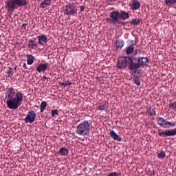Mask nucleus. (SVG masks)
Wrapping results in <instances>:
<instances>
[{
	"label": "nucleus",
	"mask_w": 176,
	"mask_h": 176,
	"mask_svg": "<svg viewBox=\"0 0 176 176\" xmlns=\"http://www.w3.org/2000/svg\"><path fill=\"white\" fill-rule=\"evenodd\" d=\"M59 155H60V156H67V155H68V149L64 147L60 148Z\"/></svg>",
	"instance_id": "24"
},
{
	"label": "nucleus",
	"mask_w": 176,
	"mask_h": 176,
	"mask_svg": "<svg viewBox=\"0 0 176 176\" xmlns=\"http://www.w3.org/2000/svg\"><path fill=\"white\" fill-rule=\"evenodd\" d=\"M39 45H45L47 42V38L44 34L37 36Z\"/></svg>",
	"instance_id": "15"
},
{
	"label": "nucleus",
	"mask_w": 176,
	"mask_h": 176,
	"mask_svg": "<svg viewBox=\"0 0 176 176\" xmlns=\"http://www.w3.org/2000/svg\"><path fill=\"white\" fill-rule=\"evenodd\" d=\"M26 57L28 58L27 60V64L28 65H32L34 64V60H35V58L32 54H27Z\"/></svg>",
	"instance_id": "16"
},
{
	"label": "nucleus",
	"mask_w": 176,
	"mask_h": 176,
	"mask_svg": "<svg viewBox=\"0 0 176 176\" xmlns=\"http://www.w3.org/2000/svg\"><path fill=\"white\" fill-rule=\"evenodd\" d=\"M35 118H36L35 111H29L24 119L25 123H30V124L34 123L35 122Z\"/></svg>",
	"instance_id": "7"
},
{
	"label": "nucleus",
	"mask_w": 176,
	"mask_h": 176,
	"mask_svg": "<svg viewBox=\"0 0 176 176\" xmlns=\"http://www.w3.org/2000/svg\"><path fill=\"white\" fill-rule=\"evenodd\" d=\"M129 61H131L130 57L121 56L118 59L116 67L118 69H125L127 65H129Z\"/></svg>",
	"instance_id": "6"
},
{
	"label": "nucleus",
	"mask_w": 176,
	"mask_h": 176,
	"mask_svg": "<svg viewBox=\"0 0 176 176\" xmlns=\"http://www.w3.org/2000/svg\"><path fill=\"white\" fill-rule=\"evenodd\" d=\"M56 115H58V111L57 109H54L52 111V116L54 118Z\"/></svg>",
	"instance_id": "31"
},
{
	"label": "nucleus",
	"mask_w": 176,
	"mask_h": 176,
	"mask_svg": "<svg viewBox=\"0 0 176 176\" xmlns=\"http://www.w3.org/2000/svg\"><path fill=\"white\" fill-rule=\"evenodd\" d=\"M141 6V3L138 1H133L131 8H132V10H138V9H140V7Z\"/></svg>",
	"instance_id": "17"
},
{
	"label": "nucleus",
	"mask_w": 176,
	"mask_h": 176,
	"mask_svg": "<svg viewBox=\"0 0 176 176\" xmlns=\"http://www.w3.org/2000/svg\"><path fill=\"white\" fill-rule=\"evenodd\" d=\"M5 8L7 12L12 14L17 9V8H21L22 6H27L28 5V0H7L5 1Z\"/></svg>",
	"instance_id": "3"
},
{
	"label": "nucleus",
	"mask_w": 176,
	"mask_h": 176,
	"mask_svg": "<svg viewBox=\"0 0 176 176\" xmlns=\"http://www.w3.org/2000/svg\"><path fill=\"white\" fill-rule=\"evenodd\" d=\"M169 108L173 111H176V102L169 103Z\"/></svg>",
	"instance_id": "30"
},
{
	"label": "nucleus",
	"mask_w": 176,
	"mask_h": 176,
	"mask_svg": "<svg viewBox=\"0 0 176 176\" xmlns=\"http://www.w3.org/2000/svg\"><path fill=\"white\" fill-rule=\"evenodd\" d=\"M164 3L166 6L171 8V6L176 4V0H164Z\"/></svg>",
	"instance_id": "22"
},
{
	"label": "nucleus",
	"mask_w": 176,
	"mask_h": 176,
	"mask_svg": "<svg viewBox=\"0 0 176 176\" xmlns=\"http://www.w3.org/2000/svg\"><path fill=\"white\" fill-rule=\"evenodd\" d=\"M52 5V1L50 0H45L43 2L41 3V8L45 9V8H49Z\"/></svg>",
	"instance_id": "18"
},
{
	"label": "nucleus",
	"mask_w": 176,
	"mask_h": 176,
	"mask_svg": "<svg viewBox=\"0 0 176 176\" xmlns=\"http://www.w3.org/2000/svg\"><path fill=\"white\" fill-rule=\"evenodd\" d=\"M27 25H28V24H27V23H23L21 27H22V28H23L24 30H26V29H27Z\"/></svg>",
	"instance_id": "36"
},
{
	"label": "nucleus",
	"mask_w": 176,
	"mask_h": 176,
	"mask_svg": "<svg viewBox=\"0 0 176 176\" xmlns=\"http://www.w3.org/2000/svg\"><path fill=\"white\" fill-rule=\"evenodd\" d=\"M141 23V19H135L133 20H132V24L133 25H138V24Z\"/></svg>",
	"instance_id": "29"
},
{
	"label": "nucleus",
	"mask_w": 176,
	"mask_h": 176,
	"mask_svg": "<svg viewBox=\"0 0 176 176\" xmlns=\"http://www.w3.org/2000/svg\"><path fill=\"white\" fill-rule=\"evenodd\" d=\"M158 159H164L166 157V153L162 151L160 153L157 154Z\"/></svg>",
	"instance_id": "28"
},
{
	"label": "nucleus",
	"mask_w": 176,
	"mask_h": 176,
	"mask_svg": "<svg viewBox=\"0 0 176 176\" xmlns=\"http://www.w3.org/2000/svg\"><path fill=\"white\" fill-rule=\"evenodd\" d=\"M134 52V45H131L128 47H126V54H131Z\"/></svg>",
	"instance_id": "26"
},
{
	"label": "nucleus",
	"mask_w": 176,
	"mask_h": 176,
	"mask_svg": "<svg viewBox=\"0 0 176 176\" xmlns=\"http://www.w3.org/2000/svg\"><path fill=\"white\" fill-rule=\"evenodd\" d=\"M158 135L160 137H173L174 135H176V129H170V130H166L163 132H158Z\"/></svg>",
	"instance_id": "9"
},
{
	"label": "nucleus",
	"mask_w": 176,
	"mask_h": 176,
	"mask_svg": "<svg viewBox=\"0 0 176 176\" xmlns=\"http://www.w3.org/2000/svg\"><path fill=\"white\" fill-rule=\"evenodd\" d=\"M134 83L135 85H137V86H141V81L139 80H135Z\"/></svg>",
	"instance_id": "33"
},
{
	"label": "nucleus",
	"mask_w": 176,
	"mask_h": 176,
	"mask_svg": "<svg viewBox=\"0 0 176 176\" xmlns=\"http://www.w3.org/2000/svg\"><path fill=\"white\" fill-rule=\"evenodd\" d=\"M12 72H13V69L9 68L8 71L7 72V74L8 77H10V75H12Z\"/></svg>",
	"instance_id": "32"
},
{
	"label": "nucleus",
	"mask_w": 176,
	"mask_h": 176,
	"mask_svg": "<svg viewBox=\"0 0 176 176\" xmlns=\"http://www.w3.org/2000/svg\"><path fill=\"white\" fill-rule=\"evenodd\" d=\"M146 113L147 115H149V116H152L153 115L155 116L156 115V111L155 110V109H152V107H149L148 108H147Z\"/></svg>",
	"instance_id": "23"
},
{
	"label": "nucleus",
	"mask_w": 176,
	"mask_h": 176,
	"mask_svg": "<svg viewBox=\"0 0 176 176\" xmlns=\"http://www.w3.org/2000/svg\"><path fill=\"white\" fill-rule=\"evenodd\" d=\"M148 63L149 60L146 57L138 58V64L139 65V67H146Z\"/></svg>",
	"instance_id": "11"
},
{
	"label": "nucleus",
	"mask_w": 176,
	"mask_h": 176,
	"mask_svg": "<svg viewBox=\"0 0 176 176\" xmlns=\"http://www.w3.org/2000/svg\"><path fill=\"white\" fill-rule=\"evenodd\" d=\"M109 135L115 141H118V142H120V141H122V138H120V136L118 135V134H116V133L114 132V131H111Z\"/></svg>",
	"instance_id": "14"
},
{
	"label": "nucleus",
	"mask_w": 176,
	"mask_h": 176,
	"mask_svg": "<svg viewBox=\"0 0 176 176\" xmlns=\"http://www.w3.org/2000/svg\"><path fill=\"white\" fill-rule=\"evenodd\" d=\"M175 126V123L174 122H169L168 128L169 127H174Z\"/></svg>",
	"instance_id": "35"
},
{
	"label": "nucleus",
	"mask_w": 176,
	"mask_h": 176,
	"mask_svg": "<svg viewBox=\"0 0 176 176\" xmlns=\"http://www.w3.org/2000/svg\"><path fill=\"white\" fill-rule=\"evenodd\" d=\"M36 41L32 40V39H30L29 41H28V46L30 47V49H35V47H36Z\"/></svg>",
	"instance_id": "19"
},
{
	"label": "nucleus",
	"mask_w": 176,
	"mask_h": 176,
	"mask_svg": "<svg viewBox=\"0 0 176 176\" xmlns=\"http://www.w3.org/2000/svg\"><path fill=\"white\" fill-rule=\"evenodd\" d=\"M107 176H119L116 172L110 173Z\"/></svg>",
	"instance_id": "34"
},
{
	"label": "nucleus",
	"mask_w": 176,
	"mask_h": 176,
	"mask_svg": "<svg viewBox=\"0 0 176 176\" xmlns=\"http://www.w3.org/2000/svg\"><path fill=\"white\" fill-rule=\"evenodd\" d=\"M5 96V100H9L10 98H14V96H16V91H14V88L11 87L6 89Z\"/></svg>",
	"instance_id": "8"
},
{
	"label": "nucleus",
	"mask_w": 176,
	"mask_h": 176,
	"mask_svg": "<svg viewBox=\"0 0 176 176\" xmlns=\"http://www.w3.org/2000/svg\"><path fill=\"white\" fill-rule=\"evenodd\" d=\"M58 85L60 86H62L63 87H69L72 85V82L69 80H67L66 82H59Z\"/></svg>",
	"instance_id": "25"
},
{
	"label": "nucleus",
	"mask_w": 176,
	"mask_h": 176,
	"mask_svg": "<svg viewBox=\"0 0 176 176\" xmlns=\"http://www.w3.org/2000/svg\"><path fill=\"white\" fill-rule=\"evenodd\" d=\"M130 60L129 62V69L131 71H134V73L135 74V72H137V69H138V68H140V65L138 64V62L137 63H134V61H133V58L130 57Z\"/></svg>",
	"instance_id": "10"
},
{
	"label": "nucleus",
	"mask_w": 176,
	"mask_h": 176,
	"mask_svg": "<svg viewBox=\"0 0 176 176\" xmlns=\"http://www.w3.org/2000/svg\"><path fill=\"white\" fill-rule=\"evenodd\" d=\"M98 108L99 111H105L108 109V106L107 105V103L102 102L98 104Z\"/></svg>",
	"instance_id": "20"
},
{
	"label": "nucleus",
	"mask_w": 176,
	"mask_h": 176,
	"mask_svg": "<svg viewBox=\"0 0 176 176\" xmlns=\"http://www.w3.org/2000/svg\"><path fill=\"white\" fill-rule=\"evenodd\" d=\"M63 12L65 16H75L78 14V7L74 3H69L63 7Z\"/></svg>",
	"instance_id": "5"
},
{
	"label": "nucleus",
	"mask_w": 176,
	"mask_h": 176,
	"mask_svg": "<svg viewBox=\"0 0 176 176\" xmlns=\"http://www.w3.org/2000/svg\"><path fill=\"white\" fill-rule=\"evenodd\" d=\"M91 121L84 120L77 126L76 133L82 137L89 135L90 130H91Z\"/></svg>",
	"instance_id": "4"
},
{
	"label": "nucleus",
	"mask_w": 176,
	"mask_h": 176,
	"mask_svg": "<svg viewBox=\"0 0 176 176\" xmlns=\"http://www.w3.org/2000/svg\"><path fill=\"white\" fill-rule=\"evenodd\" d=\"M110 17L111 18L107 19V21L110 24L113 23L114 25H116V24H124V23L120 22V21H119V18L121 19V20H127V19L130 17V15H129V13L125 11H121L120 14L118 11H113L110 14Z\"/></svg>",
	"instance_id": "2"
},
{
	"label": "nucleus",
	"mask_w": 176,
	"mask_h": 176,
	"mask_svg": "<svg viewBox=\"0 0 176 176\" xmlns=\"http://www.w3.org/2000/svg\"><path fill=\"white\" fill-rule=\"evenodd\" d=\"M46 107H47V103H46L45 101L41 102V105H40L41 112H43V111H45V109L46 108Z\"/></svg>",
	"instance_id": "27"
},
{
	"label": "nucleus",
	"mask_w": 176,
	"mask_h": 176,
	"mask_svg": "<svg viewBox=\"0 0 176 176\" xmlns=\"http://www.w3.org/2000/svg\"><path fill=\"white\" fill-rule=\"evenodd\" d=\"M23 68H24L25 69H27V65L25 63L23 64Z\"/></svg>",
	"instance_id": "39"
},
{
	"label": "nucleus",
	"mask_w": 176,
	"mask_h": 176,
	"mask_svg": "<svg viewBox=\"0 0 176 176\" xmlns=\"http://www.w3.org/2000/svg\"><path fill=\"white\" fill-rule=\"evenodd\" d=\"M157 124L164 129H168V124H170V122L164 120L163 118H159L157 119Z\"/></svg>",
	"instance_id": "12"
},
{
	"label": "nucleus",
	"mask_w": 176,
	"mask_h": 176,
	"mask_svg": "<svg viewBox=\"0 0 176 176\" xmlns=\"http://www.w3.org/2000/svg\"><path fill=\"white\" fill-rule=\"evenodd\" d=\"M48 63H41L36 67V71L38 74H41V72H45V71L47 70Z\"/></svg>",
	"instance_id": "13"
},
{
	"label": "nucleus",
	"mask_w": 176,
	"mask_h": 176,
	"mask_svg": "<svg viewBox=\"0 0 176 176\" xmlns=\"http://www.w3.org/2000/svg\"><path fill=\"white\" fill-rule=\"evenodd\" d=\"M80 12H84V10H85V6H81L80 7Z\"/></svg>",
	"instance_id": "37"
},
{
	"label": "nucleus",
	"mask_w": 176,
	"mask_h": 176,
	"mask_svg": "<svg viewBox=\"0 0 176 176\" xmlns=\"http://www.w3.org/2000/svg\"><path fill=\"white\" fill-rule=\"evenodd\" d=\"M116 46L117 49H122L124 46V41L122 40H117L116 41Z\"/></svg>",
	"instance_id": "21"
},
{
	"label": "nucleus",
	"mask_w": 176,
	"mask_h": 176,
	"mask_svg": "<svg viewBox=\"0 0 176 176\" xmlns=\"http://www.w3.org/2000/svg\"><path fill=\"white\" fill-rule=\"evenodd\" d=\"M43 80H47V82H49V78L45 76L43 77Z\"/></svg>",
	"instance_id": "38"
},
{
	"label": "nucleus",
	"mask_w": 176,
	"mask_h": 176,
	"mask_svg": "<svg viewBox=\"0 0 176 176\" xmlns=\"http://www.w3.org/2000/svg\"><path fill=\"white\" fill-rule=\"evenodd\" d=\"M23 93L19 91L16 93L14 98L6 100L5 102L9 109L16 111V109H19V107L23 104Z\"/></svg>",
	"instance_id": "1"
}]
</instances>
